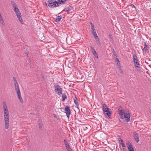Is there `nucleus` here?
<instances>
[{"label": "nucleus", "mask_w": 151, "mask_h": 151, "mask_svg": "<svg viewBox=\"0 0 151 151\" xmlns=\"http://www.w3.org/2000/svg\"><path fill=\"white\" fill-rule=\"evenodd\" d=\"M3 106L4 111V119L5 122V128L7 129L9 126V111L6 104L5 101L3 102Z\"/></svg>", "instance_id": "1"}, {"label": "nucleus", "mask_w": 151, "mask_h": 151, "mask_svg": "<svg viewBox=\"0 0 151 151\" xmlns=\"http://www.w3.org/2000/svg\"><path fill=\"white\" fill-rule=\"evenodd\" d=\"M122 107L120 106V107L118 108L119 114L120 115V118L122 119L125 118V121L128 122L130 120V115L128 112H124V110L120 109V108Z\"/></svg>", "instance_id": "2"}, {"label": "nucleus", "mask_w": 151, "mask_h": 151, "mask_svg": "<svg viewBox=\"0 0 151 151\" xmlns=\"http://www.w3.org/2000/svg\"><path fill=\"white\" fill-rule=\"evenodd\" d=\"M11 4L14 8V11L18 19L21 22V24L24 23L23 20L21 17V14L19 9L17 8V6L15 3L13 1H12Z\"/></svg>", "instance_id": "3"}, {"label": "nucleus", "mask_w": 151, "mask_h": 151, "mask_svg": "<svg viewBox=\"0 0 151 151\" xmlns=\"http://www.w3.org/2000/svg\"><path fill=\"white\" fill-rule=\"evenodd\" d=\"M48 1L47 5L50 8H54L59 6V4H65L66 1H58V2L56 1Z\"/></svg>", "instance_id": "4"}, {"label": "nucleus", "mask_w": 151, "mask_h": 151, "mask_svg": "<svg viewBox=\"0 0 151 151\" xmlns=\"http://www.w3.org/2000/svg\"><path fill=\"white\" fill-rule=\"evenodd\" d=\"M55 91L59 95L62 93V89L59 85H55Z\"/></svg>", "instance_id": "5"}, {"label": "nucleus", "mask_w": 151, "mask_h": 151, "mask_svg": "<svg viewBox=\"0 0 151 151\" xmlns=\"http://www.w3.org/2000/svg\"><path fill=\"white\" fill-rule=\"evenodd\" d=\"M65 111L67 117L69 118L70 117V115L71 113L69 107L66 106L65 108Z\"/></svg>", "instance_id": "6"}, {"label": "nucleus", "mask_w": 151, "mask_h": 151, "mask_svg": "<svg viewBox=\"0 0 151 151\" xmlns=\"http://www.w3.org/2000/svg\"><path fill=\"white\" fill-rule=\"evenodd\" d=\"M15 90L16 91L17 96L20 102L22 104H23V101L22 99L21 96L20 89H19L18 90Z\"/></svg>", "instance_id": "7"}, {"label": "nucleus", "mask_w": 151, "mask_h": 151, "mask_svg": "<svg viewBox=\"0 0 151 151\" xmlns=\"http://www.w3.org/2000/svg\"><path fill=\"white\" fill-rule=\"evenodd\" d=\"M13 79L14 82L15 90L19 89V84L17 81L16 78L15 77H13Z\"/></svg>", "instance_id": "8"}, {"label": "nucleus", "mask_w": 151, "mask_h": 151, "mask_svg": "<svg viewBox=\"0 0 151 151\" xmlns=\"http://www.w3.org/2000/svg\"><path fill=\"white\" fill-rule=\"evenodd\" d=\"M134 66L137 68V71H139V63L137 61L134 62Z\"/></svg>", "instance_id": "9"}, {"label": "nucleus", "mask_w": 151, "mask_h": 151, "mask_svg": "<svg viewBox=\"0 0 151 151\" xmlns=\"http://www.w3.org/2000/svg\"><path fill=\"white\" fill-rule=\"evenodd\" d=\"M105 114V115L106 116H108L110 118L111 116V112L109 111V110L105 111V112H104Z\"/></svg>", "instance_id": "10"}, {"label": "nucleus", "mask_w": 151, "mask_h": 151, "mask_svg": "<svg viewBox=\"0 0 151 151\" xmlns=\"http://www.w3.org/2000/svg\"><path fill=\"white\" fill-rule=\"evenodd\" d=\"M109 110V109L108 108L107 105L105 104L103 105V112H105V111Z\"/></svg>", "instance_id": "11"}, {"label": "nucleus", "mask_w": 151, "mask_h": 151, "mask_svg": "<svg viewBox=\"0 0 151 151\" xmlns=\"http://www.w3.org/2000/svg\"><path fill=\"white\" fill-rule=\"evenodd\" d=\"M74 102L75 104H76L77 108L79 109L78 107L79 106V105L78 102V99H77L76 97V96L75 99L74 100Z\"/></svg>", "instance_id": "12"}, {"label": "nucleus", "mask_w": 151, "mask_h": 151, "mask_svg": "<svg viewBox=\"0 0 151 151\" xmlns=\"http://www.w3.org/2000/svg\"><path fill=\"white\" fill-rule=\"evenodd\" d=\"M72 7L71 6L68 7V8L63 9L62 11H65V12H70V10L72 9Z\"/></svg>", "instance_id": "13"}, {"label": "nucleus", "mask_w": 151, "mask_h": 151, "mask_svg": "<svg viewBox=\"0 0 151 151\" xmlns=\"http://www.w3.org/2000/svg\"><path fill=\"white\" fill-rule=\"evenodd\" d=\"M64 142L65 146L66 149L70 147L68 143L66 140L64 139Z\"/></svg>", "instance_id": "14"}, {"label": "nucleus", "mask_w": 151, "mask_h": 151, "mask_svg": "<svg viewBox=\"0 0 151 151\" xmlns=\"http://www.w3.org/2000/svg\"><path fill=\"white\" fill-rule=\"evenodd\" d=\"M93 35L94 36L96 40H97L99 37L96 32H92Z\"/></svg>", "instance_id": "15"}, {"label": "nucleus", "mask_w": 151, "mask_h": 151, "mask_svg": "<svg viewBox=\"0 0 151 151\" xmlns=\"http://www.w3.org/2000/svg\"><path fill=\"white\" fill-rule=\"evenodd\" d=\"M62 18L63 17L62 16H58L56 17V20L57 22H59Z\"/></svg>", "instance_id": "16"}, {"label": "nucleus", "mask_w": 151, "mask_h": 151, "mask_svg": "<svg viewBox=\"0 0 151 151\" xmlns=\"http://www.w3.org/2000/svg\"><path fill=\"white\" fill-rule=\"evenodd\" d=\"M134 137L135 140L137 142H138L139 141V138L138 135L137 134H135Z\"/></svg>", "instance_id": "17"}, {"label": "nucleus", "mask_w": 151, "mask_h": 151, "mask_svg": "<svg viewBox=\"0 0 151 151\" xmlns=\"http://www.w3.org/2000/svg\"><path fill=\"white\" fill-rule=\"evenodd\" d=\"M67 98V96L65 93L62 94V101H64Z\"/></svg>", "instance_id": "18"}, {"label": "nucleus", "mask_w": 151, "mask_h": 151, "mask_svg": "<svg viewBox=\"0 0 151 151\" xmlns=\"http://www.w3.org/2000/svg\"><path fill=\"white\" fill-rule=\"evenodd\" d=\"M144 45V47L143 49H142L143 51H144V50L146 51L149 48V47L146 44H145Z\"/></svg>", "instance_id": "19"}, {"label": "nucleus", "mask_w": 151, "mask_h": 151, "mask_svg": "<svg viewBox=\"0 0 151 151\" xmlns=\"http://www.w3.org/2000/svg\"><path fill=\"white\" fill-rule=\"evenodd\" d=\"M133 59L134 62L138 61L137 56L136 55H133Z\"/></svg>", "instance_id": "20"}, {"label": "nucleus", "mask_w": 151, "mask_h": 151, "mask_svg": "<svg viewBox=\"0 0 151 151\" xmlns=\"http://www.w3.org/2000/svg\"><path fill=\"white\" fill-rule=\"evenodd\" d=\"M0 22L3 26H5V23L2 17H0Z\"/></svg>", "instance_id": "21"}, {"label": "nucleus", "mask_w": 151, "mask_h": 151, "mask_svg": "<svg viewBox=\"0 0 151 151\" xmlns=\"http://www.w3.org/2000/svg\"><path fill=\"white\" fill-rule=\"evenodd\" d=\"M129 151H134L133 147H132V146L131 147H127Z\"/></svg>", "instance_id": "22"}, {"label": "nucleus", "mask_w": 151, "mask_h": 151, "mask_svg": "<svg viewBox=\"0 0 151 151\" xmlns=\"http://www.w3.org/2000/svg\"><path fill=\"white\" fill-rule=\"evenodd\" d=\"M126 145H127V147H131V146H132L131 143L129 141H128L127 142V143H126Z\"/></svg>", "instance_id": "23"}, {"label": "nucleus", "mask_w": 151, "mask_h": 151, "mask_svg": "<svg viewBox=\"0 0 151 151\" xmlns=\"http://www.w3.org/2000/svg\"><path fill=\"white\" fill-rule=\"evenodd\" d=\"M94 56L97 58H98V56L96 52V51H95V52H93L92 53Z\"/></svg>", "instance_id": "24"}, {"label": "nucleus", "mask_w": 151, "mask_h": 151, "mask_svg": "<svg viewBox=\"0 0 151 151\" xmlns=\"http://www.w3.org/2000/svg\"><path fill=\"white\" fill-rule=\"evenodd\" d=\"M115 60L116 61V62L117 64H120V61L119 60L118 58H115Z\"/></svg>", "instance_id": "25"}, {"label": "nucleus", "mask_w": 151, "mask_h": 151, "mask_svg": "<svg viewBox=\"0 0 151 151\" xmlns=\"http://www.w3.org/2000/svg\"><path fill=\"white\" fill-rule=\"evenodd\" d=\"M91 49L92 52V53L93 52H95V51H96L94 47H93L92 46H91Z\"/></svg>", "instance_id": "26"}, {"label": "nucleus", "mask_w": 151, "mask_h": 151, "mask_svg": "<svg viewBox=\"0 0 151 151\" xmlns=\"http://www.w3.org/2000/svg\"><path fill=\"white\" fill-rule=\"evenodd\" d=\"M68 151H73L72 149H71L70 147H68L66 148Z\"/></svg>", "instance_id": "27"}, {"label": "nucleus", "mask_w": 151, "mask_h": 151, "mask_svg": "<svg viewBox=\"0 0 151 151\" xmlns=\"http://www.w3.org/2000/svg\"><path fill=\"white\" fill-rule=\"evenodd\" d=\"M109 38L110 39V41H113V37L110 34L109 35Z\"/></svg>", "instance_id": "28"}, {"label": "nucleus", "mask_w": 151, "mask_h": 151, "mask_svg": "<svg viewBox=\"0 0 151 151\" xmlns=\"http://www.w3.org/2000/svg\"><path fill=\"white\" fill-rule=\"evenodd\" d=\"M113 53L114 54V56H116V52L114 50V49H113Z\"/></svg>", "instance_id": "29"}, {"label": "nucleus", "mask_w": 151, "mask_h": 151, "mask_svg": "<svg viewBox=\"0 0 151 151\" xmlns=\"http://www.w3.org/2000/svg\"><path fill=\"white\" fill-rule=\"evenodd\" d=\"M120 144L121 145L122 147H125V145L124 143L123 142H122V143Z\"/></svg>", "instance_id": "30"}, {"label": "nucleus", "mask_w": 151, "mask_h": 151, "mask_svg": "<svg viewBox=\"0 0 151 151\" xmlns=\"http://www.w3.org/2000/svg\"><path fill=\"white\" fill-rule=\"evenodd\" d=\"M39 128L40 129L42 128V124H40L39 123Z\"/></svg>", "instance_id": "31"}, {"label": "nucleus", "mask_w": 151, "mask_h": 151, "mask_svg": "<svg viewBox=\"0 0 151 151\" xmlns=\"http://www.w3.org/2000/svg\"><path fill=\"white\" fill-rule=\"evenodd\" d=\"M120 144H121L122 142H123V141L122 139H120L119 140Z\"/></svg>", "instance_id": "32"}, {"label": "nucleus", "mask_w": 151, "mask_h": 151, "mask_svg": "<svg viewBox=\"0 0 151 151\" xmlns=\"http://www.w3.org/2000/svg\"><path fill=\"white\" fill-rule=\"evenodd\" d=\"M131 6L132 7H135V6L133 4H131Z\"/></svg>", "instance_id": "33"}, {"label": "nucleus", "mask_w": 151, "mask_h": 151, "mask_svg": "<svg viewBox=\"0 0 151 151\" xmlns=\"http://www.w3.org/2000/svg\"><path fill=\"white\" fill-rule=\"evenodd\" d=\"M43 4L44 5H45V6H47V3L46 2H45Z\"/></svg>", "instance_id": "34"}, {"label": "nucleus", "mask_w": 151, "mask_h": 151, "mask_svg": "<svg viewBox=\"0 0 151 151\" xmlns=\"http://www.w3.org/2000/svg\"><path fill=\"white\" fill-rule=\"evenodd\" d=\"M123 147V150H125L126 149V147H125H125Z\"/></svg>", "instance_id": "35"}, {"label": "nucleus", "mask_w": 151, "mask_h": 151, "mask_svg": "<svg viewBox=\"0 0 151 151\" xmlns=\"http://www.w3.org/2000/svg\"><path fill=\"white\" fill-rule=\"evenodd\" d=\"M96 32L95 29H94L92 30V32Z\"/></svg>", "instance_id": "36"}, {"label": "nucleus", "mask_w": 151, "mask_h": 151, "mask_svg": "<svg viewBox=\"0 0 151 151\" xmlns=\"http://www.w3.org/2000/svg\"><path fill=\"white\" fill-rule=\"evenodd\" d=\"M97 40V42H98V43H100V41L99 40V38Z\"/></svg>", "instance_id": "37"}, {"label": "nucleus", "mask_w": 151, "mask_h": 151, "mask_svg": "<svg viewBox=\"0 0 151 151\" xmlns=\"http://www.w3.org/2000/svg\"><path fill=\"white\" fill-rule=\"evenodd\" d=\"M91 29L92 30L95 29L94 27H91Z\"/></svg>", "instance_id": "38"}, {"label": "nucleus", "mask_w": 151, "mask_h": 151, "mask_svg": "<svg viewBox=\"0 0 151 151\" xmlns=\"http://www.w3.org/2000/svg\"><path fill=\"white\" fill-rule=\"evenodd\" d=\"M94 27L93 24L92 25H91V27Z\"/></svg>", "instance_id": "39"}, {"label": "nucleus", "mask_w": 151, "mask_h": 151, "mask_svg": "<svg viewBox=\"0 0 151 151\" xmlns=\"http://www.w3.org/2000/svg\"><path fill=\"white\" fill-rule=\"evenodd\" d=\"M90 24H91V25L93 24H92V22L90 23Z\"/></svg>", "instance_id": "40"}, {"label": "nucleus", "mask_w": 151, "mask_h": 151, "mask_svg": "<svg viewBox=\"0 0 151 151\" xmlns=\"http://www.w3.org/2000/svg\"><path fill=\"white\" fill-rule=\"evenodd\" d=\"M27 58H28V54H27Z\"/></svg>", "instance_id": "41"}]
</instances>
